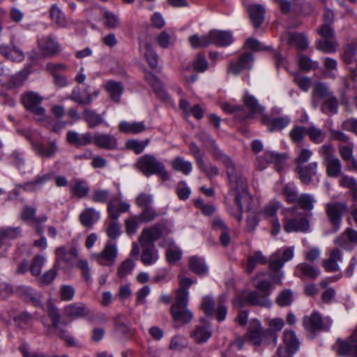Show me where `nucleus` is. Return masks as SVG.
I'll use <instances>...</instances> for the list:
<instances>
[{"instance_id": "f257e3e1", "label": "nucleus", "mask_w": 357, "mask_h": 357, "mask_svg": "<svg viewBox=\"0 0 357 357\" xmlns=\"http://www.w3.org/2000/svg\"><path fill=\"white\" fill-rule=\"evenodd\" d=\"M206 146L214 156L225 165L229 181V195L234 197L231 204L228 205L227 211L238 222L243 220V202L249 199L246 178L238 172L229 158L224 155L218 149L215 140L208 137Z\"/></svg>"}, {"instance_id": "f03ea898", "label": "nucleus", "mask_w": 357, "mask_h": 357, "mask_svg": "<svg viewBox=\"0 0 357 357\" xmlns=\"http://www.w3.org/2000/svg\"><path fill=\"white\" fill-rule=\"evenodd\" d=\"M294 247H284L277 250L268 258L269 268L271 271V279L273 283L281 284L283 272L280 269L284 264L293 259Z\"/></svg>"}, {"instance_id": "7ed1b4c3", "label": "nucleus", "mask_w": 357, "mask_h": 357, "mask_svg": "<svg viewBox=\"0 0 357 357\" xmlns=\"http://www.w3.org/2000/svg\"><path fill=\"white\" fill-rule=\"evenodd\" d=\"M38 52L32 51L29 58L33 61H37L41 58H50L59 54L62 47L57 38L53 35H43L37 38Z\"/></svg>"}, {"instance_id": "20e7f679", "label": "nucleus", "mask_w": 357, "mask_h": 357, "mask_svg": "<svg viewBox=\"0 0 357 357\" xmlns=\"http://www.w3.org/2000/svg\"><path fill=\"white\" fill-rule=\"evenodd\" d=\"M135 166L147 177L158 175L163 181H167L169 178V174L164 163L153 154H145L139 157Z\"/></svg>"}, {"instance_id": "39448f33", "label": "nucleus", "mask_w": 357, "mask_h": 357, "mask_svg": "<svg viewBox=\"0 0 357 357\" xmlns=\"http://www.w3.org/2000/svg\"><path fill=\"white\" fill-rule=\"evenodd\" d=\"M188 300L185 294H181L178 298H176L172 304L170 313L174 322L175 328H180L184 324L191 321L193 318L192 312L188 307Z\"/></svg>"}, {"instance_id": "423d86ee", "label": "nucleus", "mask_w": 357, "mask_h": 357, "mask_svg": "<svg viewBox=\"0 0 357 357\" xmlns=\"http://www.w3.org/2000/svg\"><path fill=\"white\" fill-rule=\"evenodd\" d=\"M248 338L256 348L271 342L275 344L277 342L276 334L271 331H263L258 320H252L250 322Z\"/></svg>"}, {"instance_id": "0eeeda50", "label": "nucleus", "mask_w": 357, "mask_h": 357, "mask_svg": "<svg viewBox=\"0 0 357 357\" xmlns=\"http://www.w3.org/2000/svg\"><path fill=\"white\" fill-rule=\"evenodd\" d=\"M334 152L335 149L331 144H326L319 149L327 176L337 178L342 174V165L340 159L334 155Z\"/></svg>"}, {"instance_id": "6e6552de", "label": "nucleus", "mask_w": 357, "mask_h": 357, "mask_svg": "<svg viewBox=\"0 0 357 357\" xmlns=\"http://www.w3.org/2000/svg\"><path fill=\"white\" fill-rule=\"evenodd\" d=\"M227 296L222 294L218 297V306L215 308V303L212 297L206 296L203 297L201 309L206 315H213L215 314L218 321H222L226 319L227 310L225 305Z\"/></svg>"}, {"instance_id": "1a4fd4ad", "label": "nucleus", "mask_w": 357, "mask_h": 357, "mask_svg": "<svg viewBox=\"0 0 357 357\" xmlns=\"http://www.w3.org/2000/svg\"><path fill=\"white\" fill-rule=\"evenodd\" d=\"M117 256L118 249L116 244L112 241H108L100 252L93 253L91 258L101 266H110L115 263Z\"/></svg>"}, {"instance_id": "9d476101", "label": "nucleus", "mask_w": 357, "mask_h": 357, "mask_svg": "<svg viewBox=\"0 0 357 357\" xmlns=\"http://www.w3.org/2000/svg\"><path fill=\"white\" fill-rule=\"evenodd\" d=\"M42 98L34 92H28L22 96V102L24 106L32 112L37 121H42L45 116V110L40 106Z\"/></svg>"}, {"instance_id": "9b49d317", "label": "nucleus", "mask_w": 357, "mask_h": 357, "mask_svg": "<svg viewBox=\"0 0 357 357\" xmlns=\"http://www.w3.org/2000/svg\"><path fill=\"white\" fill-rule=\"evenodd\" d=\"M347 206L342 202H330L326 205L327 217L335 231H337L341 225L342 217L347 212Z\"/></svg>"}, {"instance_id": "f8f14e48", "label": "nucleus", "mask_w": 357, "mask_h": 357, "mask_svg": "<svg viewBox=\"0 0 357 357\" xmlns=\"http://www.w3.org/2000/svg\"><path fill=\"white\" fill-rule=\"evenodd\" d=\"M303 321L305 329L312 333L319 331H328L331 326V321L329 319H322L317 312L304 317Z\"/></svg>"}, {"instance_id": "ddd939ff", "label": "nucleus", "mask_w": 357, "mask_h": 357, "mask_svg": "<svg viewBox=\"0 0 357 357\" xmlns=\"http://www.w3.org/2000/svg\"><path fill=\"white\" fill-rule=\"evenodd\" d=\"M282 204L277 200L271 201L264 208L263 215L272 225L271 234L277 235L280 231V224L277 217L278 211L281 208Z\"/></svg>"}, {"instance_id": "4468645a", "label": "nucleus", "mask_w": 357, "mask_h": 357, "mask_svg": "<svg viewBox=\"0 0 357 357\" xmlns=\"http://www.w3.org/2000/svg\"><path fill=\"white\" fill-rule=\"evenodd\" d=\"M48 315L52 319V327L59 331L58 335L60 337V338L64 340L68 345L75 346L76 341L75 338L66 330L60 328L59 312L58 311V309L51 304L48 305Z\"/></svg>"}, {"instance_id": "2eb2a0df", "label": "nucleus", "mask_w": 357, "mask_h": 357, "mask_svg": "<svg viewBox=\"0 0 357 357\" xmlns=\"http://www.w3.org/2000/svg\"><path fill=\"white\" fill-rule=\"evenodd\" d=\"M258 161L261 169H264L267 164L274 163L276 170L281 172L285 166L286 158L275 152L266 151L258 158Z\"/></svg>"}, {"instance_id": "dca6fc26", "label": "nucleus", "mask_w": 357, "mask_h": 357, "mask_svg": "<svg viewBox=\"0 0 357 357\" xmlns=\"http://www.w3.org/2000/svg\"><path fill=\"white\" fill-rule=\"evenodd\" d=\"M163 225L160 223L153 227L144 229L139 238L141 246L154 245V242L159 239L162 234Z\"/></svg>"}, {"instance_id": "f3484780", "label": "nucleus", "mask_w": 357, "mask_h": 357, "mask_svg": "<svg viewBox=\"0 0 357 357\" xmlns=\"http://www.w3.org/2000/svg\"><path fill=\"white\" fill-rule=\"evenodd\" d=\"M92 144L97 147L105 150H114L118 146L117 139L109 133H92Z\"/></svg>"}, {"instance_id": "a211bd4d", "label": "nucleus", "mask_w": 357, "mask_h": 357, "mask_svg": "<svg viewBox=\"0 0 357 357\" xmlns=\"http://www.w3.org/2000/svg\"><path fill=\"white\" fill-rule=\"evenodd\" d=\"M317 162H312L306 165H297L295 172L303 183L310 184L317 177Z\"/></svg>"}, {"instance_id": "6ab92c4d", "label": "nucleus", "mask_w": 357, "mask_h": 357, "mask_svg": "<svg viewBox=\"0 0 357 357\" xmlns=\"http://www.w3.org/2000/svg\"><path fill=\"white\" fill-rule=\"evenodd\" d=\"M253 58L250 53L241 54L238 61L231 62L228 66V72L237 75L243 70L250 69L252 66Z\"/></svg>"}, {"instance_id": "aec40b11", "label": "nucleus", "mask_w": 357, "mask_h": 357, "mask_svg": "<svg viewBox=\"0 0 357 357\" xmlns=\"http://www.w3.org/2000/svg\"><path fill=\"white\" fill-rule=\"evenodd\" d=\"M211 335L212 329L210 324L203 319L201 320L197 325H196L191 334V337L194 339V340L200 344L208 341Z\"/></svg>"}, {"instance_id": "412c9836", "label": "nucleus", "mask_w": 357, "mask_h": 357, "mask_svg": "<svg viewBox=\"0 0 357 357\" xmlns=\"http://www.w3.org/2000/svg\"><path fill=\"white\" fill-rule=\"evenodd\" d=\"M334 243L344 250H351L354 248V245L357 244V231L347 228L335 238Z\"/></svg>"}, {"instance_id": "4be33fe9", "label": "nucleus", "mask_w": 357, "mask_h": 357, "mask_svg": "<svg viewBox=\"0 0 357 357\" xmlns=\"http://www.w3.org/2000/svg\"><path fill=\"white\" fill-rule=\"evenodd\" d=\"M66 139L69 144L77 147L86 146L92 144V132H86L79 134L75 131H68Z\"/></svg>"}, {"instance_id": "5701e85b", "label": "nucleus", "mask_w": 357, "mask_h": 357, "mask_svg": "<svg viewBox=\"0 0 357 357\" xmlns=\"http://www.w3.org/2000/svg\"><path fill=\"white\" fill-rule=\"evenodd\" d=\"M243 102L248 110V118H255L264 112V108L259 102L258 100L248 91L245 93L243 96Z\"/></svg>"}, {"instance_id": "b1692460", "label": "nucleus", "mask_w": 357, "mask_h": 357, "mask_svg": "<svg viewBox=\"0 0 357 357\" xmlns=\"http://www.w3.org/2000/svg\"><path fill=\"white\" fill-rule=\"evenodd\" d=\"M290 121L291 119L287 115L273 118L272 119L265 115L261 116L262 123L267 127V129L270 132L282 130L286 128L289 124Z\"/></svg>"}, {"instance_id": "393cba45", "label": "nucleus", "mask_w": 357, "mask_h": 357, "mask_svg": "<svg viewBox=\"0 0 357 357\" xmlns=\"http://www.w3.org/2000/svg\"><path fill=\"white\" fill-rule=\"evenodd\" d=\"M247 11L253 26L255 28L260 26L264 20L265 8L261 4L255 3L248 6Z\"/></svg>"}, {"instance_id": "a878e982", "label": "nucleus", "mask_w": 357, "mask_h": 357, "mask_svg": "<svg viewBox=\"0 0 357 357\" xmlns=\"http://www.w3.org/2000/svg\"><path fill=\"white\" fill-rule=\"evenodd\" d=\"M21 229L19 227H0V250L2 249L6 252L8 249V245L5 243L7 239H14L21 235ZM3 252L0 251V256L3 255Z\"/></svg>"}, {"instance_id": "bb28decb", "label": "nucleus", "mask_w": 357, "mask_h": 357, "mask_svg": "<svg viewBox=\"0 0 357 357\" xmlns=\"http://www.w3.org/2000/svg\"><path fill=\"white\" fill-rule=\"evenodd\" d=\"M210 36L211 44H214L217 46H227L233 42L232 34L229 31L213 30L210 31Z\"/></svg>"}, {"instance_id": "cd10ccee", "label": "nucleus", "mask_w": 357, "mask_h": 357, "mask_svg": "<svg viewBox=\"0 0 357 357\" xmlns=\"http://www.w3.org/2000/svg\"><path fill=\"white\" fill-rule=\"evenodd\" d=\"M309 222L305 217L295 218L288 220L284 225L287 232L306 231L309 229Z\"/></svg>"}, {"instance_id": "c85d7f7f", "label": "nucleus", "mask_w": 357, "mask_h": 357, "mask_svg": "<svg viewBox=\"0 0 357 357\" xmlns=\"http://www.w3.org/2000/svg\"><path fill=\"white\" fill-rule=\"evenodd\" d=\"M32 146L37 155L48 158L53 157L58 150L56 143L54 141L49 142L47 146L39 142H32Z\"/></svg>"}, {"instance_id": "c756f323", "label": "nucleus", "mask_w": 357, "mask_h": 357, "mask_svg": "<svg viewBox=\"0 0 357 357\" xmlns=\"http://www.w3.org/2000/svg\"><path fill=\"white\" fill-rule=\"evenodd\" d=\"M319 274L320 271L318 268L306 263L299 264L295 270V275L302 280H313L317 278Z\"/></svg>"}, {"instance_id": "7c9ffc66", "label": "nucleus", "mask_w": 357, "mask_h": 357, "mask_svg": "<svg viewBox=\"0 0 357 357\" xmlns=\"http://www.w3.org/2000/svg\"><path fill=\"white\" fill-rule=\"evenodd\" d=\"M144 78L151 86L155 93L162 99L167 98V94L163 89L162 82L151 72L144 70Z\"/></svg>"}, {"instance_id": "2f4dec72", "label": "nucleus", "mask_w": 357, "mask_h": 357, "mask_svg": "<svg viewBox=\"0 0 357 357\" xmlns=\"http://www.w3.org/2000/svg\"><path fill=\"white\" fill-rule=\"evenodd\" d=\"M342 260V257L340 250L335 248L331 251L329 258L323 261V266L327 272H335L340 269L337 262Z\"/></svg>"}, {"instance_id": "473e14b6", "label": "nucleus", "mask_w": 357, "mask_h": 357, "mask_svg": "<svg viewBox=\"0 0 357 357\" xmlns=\"http://www.w3.org/2000/svg\"><path fill=\"white\" fill-rule=\"evenodd\" d=\"M64 313L67 317L73 318L83 317L89 314V310L83 303H72L64 307Z\"/></svg>"}, {"instance_id": "72a5a7b5", "label": "nucleus", "mask_w": 357, "mask_h": 357, "mask_svg": "<svg viewBox=\"0 0 357 357\" xmlns=\"http://www.w3.org/2000/svg\"><path fill=\"white\" fill-rule=\"evenodd\" d=\"M268 262V259L265 257L262 252L257 250L253 252L247 258L245 271L248 273H252L256 268L257 264L265 265Z\"/></svg>"}, {"instance_id": "f704fd0d", "label": "nucleus", "mask_w": 357, "mask_h": 357, "mask_svg": "<svg viewBox=\"0 0 357 357\" xmlns=\"http://www.w3.org/2000/svg\"><path fill=\"white\" fill-rule=\"evenodd\" d=\"M142 253L141 255V261L146 266L154 264L159 258L158 252L155 248V245H147L142 246Z\"/></svg>"}, {"instance_id": "c9c22d12", "label": "nucleus", "mask_w": 357, "mask_h": 357, "mask_svg": "<svg viewBox=\"0 0 357 357\" xmlns=\"http://www.w3.org/2000/svg\"><path fill=\"white\" fill-rule=\"evenodd\" d=\"M140 50L144 54L150 67L152 68H156L158 63V56L153 49L152 45L148 42H141Z\"/></svg>"}, {"instance_id": "e433bc0d", "label": "nucleus", "mask_w": 357, "mask_h": 357, "mask_svg": "<svg viewBox=\"0 0 357 357\" xmlns=\"http://www.w3.org/2000/svg\"><path fill=\"white\" fill-rule=\"evenodd\" d=\"M0 53L15 62H20L24 59V53L15 46L9 47L6 45H2L0 46Z\"/></svg>"}, {"instance_id": "4c0bfd02", "label": "nucleus", "mask_w": 357, "mask_h": 357, "mask_svg": "<svg viewBox=\"0 0 357 357\" xmlns=\"http://www.w3.org/2000/svg\"><path fill=\"white\" fill-rule=\"evenodd\" d=\"M119 129L122 132L135 135L144 131L146 125L143 121L128 122L123 121L119 123Z\"/></svg>"}, {"instance_id": "58836bf2", "label": "nucleus", "mask_w": 357, "mask_h": 357, "mask_svg": "<svg viewBox=\"0 0 357 357\" xmlns=\"http://www.w3.org/2000/svg\"><path fill=\"white\" fill-rule=\"evenodd\" d=\"M105 89L113 101L117 103L120 102L123 91V87L121 82L109 80L105 83Z\"/></svg>"}, {"instance_id": "ea45409f", "label": "nucleus", "mask_w": 357, "mask_h": 357, "mask_svg": "<svg viewBox=\"0 0 357 357\" xmlns=\"http://www.w3.org/2000/svg\"><path fill=\"white\" fill-rule=\"evenodd\" d=\"M244 298L247 303L252 305H259L261 307H269L271 305V303L266 295H261L256 291L249 292L244 296Z\"/></svg>"}, {"instance_id": "a19ab883", "label": "nucleus", "mask_w": 357, "mask_h": 357, "mask_svg": "<svg viewBox=\"0 0 357 357\" xmlns=\"http://www.w3.org/2000/svg\"><path fill=\"white\" fill-rule=\"evenodd\" d=\"M172 168L184 175H189L192 171V163L190 161L185 160L181 156H176L171 162Z\"/></svg>"}, {"instance_id": "79ce46f5", "label": "nucleus", "mask_w": 357, "mask_h": 357, "mask_svg": "<svg viewBox=\"0 0 357 357\" xmlns=\"http://www.w3.org/2000/svg\"><path fill=\"white\" fill-rule=\"evenodd\" d=\"M52 175L50 173L38 175L34 179L26 182L24 185V189L26 191H35L40 188L51 179Z\"/></svg>"}, {"instance_id": "37998d69", "label": "nucleus", "mask_w": 357, "mask_h": 357, "mask_svg": "<svg viewBox=\"0 0 357 357\" xmlns=\"http://www.w3.org/2000/svg\"><path fill=\"white\" fill-rule=\"evenodd\" d=\"M99 219L100 213L91 208L84 210L79 216L81 223L85 227L93 225Z\"/></svg>"}, {"instance_id": "c03bdc74", "label": "nucleus", "mask_w": 357, "mask_h": 357, "mask_svg": "<svg viewBox=\"0 0 357 357\" xmlns=\"http://www.w3.org/2000/svg\"><path fill=\"white\" fill-rule=\"evenodd\" d=\"M70 189L74 195L79 198L85 197L89 192L86 182L79 179L74 180L70 185Z\"/></svg>"}, {"instance_id": "a18cd8bd", "label": "nucleus", "mask_w": 357, "mask_h": 357, "mask_svg": "<svg viewBox=\"0 0 357 357\" xmlns=\"http://www.w3.org/2000/svg\"><path fill=\"white\" fill-rule=\"evenodd\" d=\"M189 266L190 270L197 275H205L208 272V267L205 264L204 260L197 256L190 257Z\"/></svg>"}, {"instance_id": "49530a36", "label": "nucleus", "mask_w": 357, "mask_h": 357, "mask_svg": "<svg viewBox=\"0 0 357 357\" xmlns=\"http://www.w3.org/2000/svg\"><path fill=\"white\" fill-rule=\"evenodd\" d=\"M83 115L84 120L90 128H93L100 125L104 121V119L100 114L90 109H85Z\"/></svg>"}, {"instance_id": "de8ad7c7", "label": "nucleus", "mask_w": 357, "mask_h": 357, "mask_svg": "<svg viewBox=\"0 0 357 357\" xmlns=\"http://www.w3.org/2000/svg\"><path fill=\"white\" fill-rule=\"evenodd\" d=\"M183 252L174 242H169L166 249V258L169 264H175L179 261Z\"/></svg>"}, {"instance_id": "09e8293b", "label": "nucleus", "mask_w": 357, "mask_h": 357, "mask_svg": "<svg viewBox=\"0 0 357 357\" xmlns=\"http://www.w3.org/2000/svg\"><path fill=\"white\" fill-rule=\"evenodd\" d=\"M339 44L335 39H320L317 42V47L320 51L331 54L336 52Z\"/></svg>"}, {"instance_id": "8fccbe9b", "label": "nucleus", "mask_w": 357, "mask_h": 357, "mask_svg": "<svg viewBox=\"0 0 357 357\" xmlns=\"http://www.w3.org/2000/svg\"><path fill=\"white\" fill-rule=\"evenodd\" d=\"M210 37V32L202 36L195 34L189 37V42L193 48L205 47L211 45Z\"/></svg>"}, {"instance_id": "3c124183", "label": "nucleus", "mask_w": 357, "mask_h": 357, "mask_svg": "<svg viewBox=\"0 0 357 357\" xmlns=\"http://www.w3.org/2000/svg\"><path fill=\"white\" fill-rule=\"evenodd\" d=\"M50 13L52 20L57 24L58 26L64 28L67 26V21L65 15L56 5H53L51 7Z\"/></svg>"}, {"instance_id": "603ef678", "label": "nucleus", "mask_w": 357, "mask_h": 357, "mask_svg": "<svg viewBox=\"0 0 357 357\" xmlns=\"http://www.w3.org/2000/svg\"><path fill=\"white\" fill-rule=\"evenodd\" d=\"M284 342L293 351H297L300 346L299 340L293 331H284Z\"/></svg>"}, {"instance_id": "864d4df0", "label": "nucleus", "mask_w": 357, "mask_h": 357, "mask_svg": "<svg viewBox=\"0 0 357 357\" xmlns=\"http://www.w3.org/2000/svg\"><path fill=\"white\" fill-rule=\"evenodd\" d=\"M338 103L337 98L333 96L325 99L324 101L321 109L323 113L328 115H333L337 112Z\"/></svg>"}, {"instance_id": "5fc2aeb1", "label": "nucleus", "mask_w": 357, "mask_h": 357, "mask_svg": "<svg viewBox=\"0 0 357 357\" xmlns=\"http://www.w3.org/2000/svg\"><path fill=\"white\" fill-rule=\"evenodd\" d=\"M282 194L289 204L296 202L299 197L297 194L296 187L294 183L285 184L282 190Z\"/></svg>"}, {"instance_id": "6e6d98bb", "label": "nucleus", "mask_w": 357, "mask_h": 357, "mask_svg": "<svg viewBox=\"0 0 357 357\" xmlns=\"http://www.w3.org/2000/svg\"><path fill=\"white\" fill-rule=\"evenodd\" d=\"M264 275V273H261L255 278L254 287L268 296L271 293V284L270 282L261 278Z\"/></svg>"}, {"instance_id": "4d7b16f0", "label": "nucleus", "mask_w": 357, "mask_h": 357, "mask_svg": "<svg viewBox=\"0 0 357 357\" xmlns=\"http://www.w3.org/2000/svg\"><path fill=\"white\" fill-rule=\"evenodd\" d=\"M291 45H294L301 50H305L308 47L309 43L307 38L301 33L291 34L289 39Z\"/></svg>"}, {"instance_id": "13d9d810", "label": "nucleus", "mask_w": 357, "mask_h": 357, "mask_svg": "<svg viewBox=\"0 0 357 357\" xmlns=\"http://www.w3.org/2000/svg\"><path fill=\"white\" fill-rule=\"evenodd\" d=\"M208 63L202 54H198L191 63V68L193 70L204 73L208 69Z\"/></svg>"}, {"instance_id": "bf43d9fd", "label": "nucleus", "mask_w": 357, "mask_h": 357, "mask_svg": "<svg viewBox=\"0 0 357 357\" xmlns=\"http://www.w3.org/2000/svg\"><path fill=\"white\" fill-rule=\"evenodd\" d=\"M149 139L146 141H138L137 139L129 140L126 144V147L128 150L133 151L136 154L143 152L146 146L148 145Z\"/></svg>"}, {"instance_id": "052dcab7", "label": "nucleus", "mask_w": 357, "mask_h": 357, "mask_svg": "<svg viewBox=\"0 0 357 357\" xmlns=\"http://www.w3.org/2000/svg\"><path fill=\"white\" fill-rule=\"evenodd\" d=\"M313 96H317L321 99H327L333 96V93L326 84L319 82L315 85L313 89Z\"/></svg>"}, {"instance_id": "680f3d73", "label": "nucleus", "mask_w": 357, "mask_h": 357, "mask_svg": "<svg viewBox=\"0 0 357 357\" xmlns=\"http://www.w3.org/2000/svg\"><path fill=\"white\" fill-rule=\"evenodd\" d=\"M316 202L314 197L310 194H302L298 197L297 203L300 206L307 211H311L314 207V203Z\"/></svg>"}, {"instance_id": "e2e57ef3", "label": "nucleus", "mask_w": 357, "mask_h": 357, "mask_svg": "<svg viewBox=\"0 0 357 357\" xmlns=\"http://www.w3.org/2000/svg\"><path fill=\"white\" fill-rule=\"evenodd\" d=\"M338 149L342 158L344 161H351L353 157L354 144L348 142L347 144H340Z\"/></svg>"}, {"instance_id": "0e129e2a", "label": "nucleus", "mask_w": 357, "mask_h": 357, "mask_svg": "<svg viewBox=\"0 0 357 357\" xmlns=\"http://www.w3.org/2000/svg\"><path fill=\"white\" fill-rule=\"evenodd\" d=\"M21 296L26 301L31 302L36 306L40 304L36 291L31 287H26L23 288L21 291Z\"/></svg>"}, {"instance_id": "69168bd1", "label": "nucleus", "mask_w": 357, "mask_h": 357, "mask_svg": "<svg viewBox=\"0 0 357 357\" xmlns=\"http://www.w3.org/2000/svg\"><path fill=\"white\" fill-rule=\"evenodd\" d=\"M324 66L326 71L324 73V77L327 78H335V71L337 70V63L336 60L326 57L324 59Z\"/></svg>"}, {"instance_id": "338daca9", "label": "nucleus", "mask_w": 357, "mask_h": 357, "mask_svg": "<svg viewBox=\"0 0 357 357\" xmlns=\"http://www.w3.org/2000/svg\"><path fill=\"white\" fill-rule=\"evenodd\" d=\"M10 162L18 168V169L22 172L25 173L27 169V165L24 159L23 155L17 152H14L10 156Z\"/></svg>"}, {"instance_id": "774afa93", "label": "nucleus", "mask_w": 357, "mask_h": 357, "mask_svg": "<svg viewBox=\"0 0 357 357\" xmlns=\"http://www.w3.org/2000/svg\"><path fill=\"white\" fill-rule=\"evenodd\" d=\"M135 266L134 261L130 259H127L121 263L118 268V276L119 278H124L130 275Z\"/></svg>"}]
</instances>
